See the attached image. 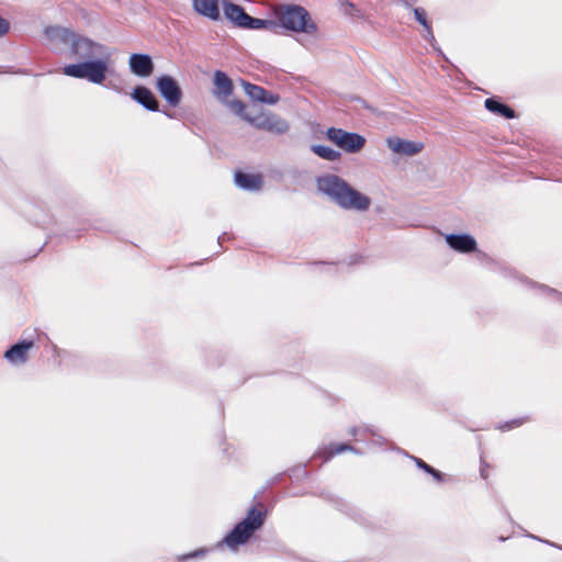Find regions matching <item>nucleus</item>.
<instances>
[{"mask_svg": "<svg viewBox=\"0 0 562 562\" xmlns=\"http://www.w3.org/2000/svg\"><path fill=\"white\" fill-rule=\"evenodd\" d=\"M363 258L362 255H351L350 256V261L349 262H335V261H315L313 262L314 266H319V267H324L326 268L328 271H331L334 269H336V267L338 265H346V266H352V265H356L358 263L361 259Z\"/></svg>", "mask_w": 562, "mask_h": 562, "instance_id": "obj_22", "label": "nucleus"}, {"mask_svg": "<svg viewBox=\"0 0 562 562\" xmlns=\"http://www.w3.org/2000/svg\"><path fill=\"white\" fill-rule=\"evenodd\" d=\"M74 55L78 63L64 67L69 77L87 79L93 83H102L105 78L103 47L87 38H77L72 43Z\"/></svg>", "mask_w": 562, "mask_h": 562, "instance_id": "obj_1", "label": "nucleus"}, {"mask_svg": "<svg viewBox=\"0 0 562 562\" xmlns=\"http://www.w3.org/2000/svg\"><path fill=\"white\" fill-rule=\"evenodd\" d=\"M449 246H475V240L469 235H448L446 237Z\"/></svg>", "mask_w": 562, "mask_h": 562, "instance_id": "obj_23", "label": "nucleus"}, {"mask_svg": "<svg viewBox=\"0 0 562 562\" xmlns=\"http://www.w3.org/2000/svg\"><path fill=\"white\" fill-rule=\"evenodd\" d=\"M223 11L225 16L236 25L243 27L247 25L249 15L239 5L224 1Z\"/></svg>", "mask_w": 562, "mask_h": 562, "instance_id": "obj_14", "label": "nucleus"}, {"mask_svg": "<svg viewBox=\"0 0 562 562\" xmlns=\"http://www.w3.org/2000/svg\"><path fill=\"white\" fill-rule=\"evenodd\" d=\"M307 475V471L305 470V468H296L295 470H292V473L290 474V477H300V476H306Z\"/></svg>", "mask_w": 562, "mask_h": 562, "instance_id": "obj_32", "label": "nucleus"}, {"mask_svg": "<svg viewBox=\"0 0 562 562\" xmlns=\"http://www.w3.org/2000/svg\"><path fill=\"white\" fill-rule=\"evenodd\" d=\"M209 552V549L201 548L198 550H194L192 552L182 554L178 557L179 562H187L193 559L203 558Z\"/></svg>", "mask_w": 562, "mask_h": 562, "instance_id": "obj_25", "label": "nucleus"}, {"mask_svg": "<svg viewBox=\"0 0 562 562\" xmlns=\"http://www.w3.org/2000/svg\"><path fill=\"white\" fill-rule=\"evenodd\" d=\"M246 93L254 100V101H261L267 102L270 104H273L278 101V98L274 95H268L267 92L257 86L250 85V83H244Z\"/></svg>", "mask_w": 562, "mask_h": 562, "instance_id": "obj_17", "label": "nucleus"}, {"mask_svg": "<svg viewBox=\"0 0 562 562\" xmlns=\"http://www.w3.org/2000/svg\"><path fill=\"white\" fill-rule=\"evenodd\" d=\"M10 24L9 22L0 16V37L5 35L9 32Z\"/></svg>", "mask_w": 562, "mask_h": 562, "instance_id": "obj_31", "label": "nucleus"}, {"mask_svg": "<svg viewBox=\"0 0 562 562\" xmlns=\"http://www.w3.org/2000/svg\"><path fill=\"white\" fill-rule=\"evenodd\" d=\"M52 349H53L54 353H55L57 357H59V358H64V357H66V356H68V355H69V352H68L67 350H65V349H60V348H58V346H56V345H54V344H52Z\"/></svg>", "mask_w": 562, "mask_h": 562, "instance_id": "obj_33", "label": "nucleus"}, {"mask_svg": "<svg viewBox=\"0 0 562 562\" xmlns=\"http://www.w3.org/2000/svg\"><path fill=\"white\" fill-rule=\"evenodd\" d=\"M34 344L32 338L19 339L5 349L3 358L12 366L24 364L29 360V353Z\"/></svg>", "mask_w": 562, "mask_h": 562, "instance_id": "obj_9", "label": "nucleus"}, {"mask_svg": "<svg viewBox=\"0 0 562 562\" xmlns=\"http://www.w3.org/2000/svg\"><path fill=\"white\" fill-rule=\"evenodd\" d=\"M266 516V510L258 509L256 506L250 507L246 517L227 532L221 543L226 544L231 550L246 544L254 533L263 526Z\"/></svg>", "mask_w": 562, "mask_h": 562, "instance_id": "obj_4", "label": "nucleus"}, {"mask_svg": "<svg viewBox=\"0 0 562 562\" xmlns=\"http://www.w3.org/2000/svg\"><path fill=\"white\" fill-rule=\"evenodd\" d=\"M133 74L139 77H149L154 71L151 57L145 54H133L128 60Z\"/></svg>", "mask_w": 562, "mask_h": 562, "instance_id": "obj_12", "label": "nucleus"}, {"mask_svg": "<svg viewBox=\"0 0 562 562\" xmlns=\"http://www.w3.org/2000/svg\"><path fill=\"white\" fill-rule=\"evenodd\" d=\"M383 440H384V439H383V437H378V441H379V442H380V441H383Z\"/></svg>", "mask_w": 562, "mask_h": 562, "instance_id": "obj_39", "label": "nucleus"}, {"mask_svg": "<svg viewBox=\"0 0 562 562\" xmlns=\"http://www.w3.org/2000/svg\"><path fill=\"white\" fill-rule=\"evenodd\" d=\"M385 143L393 154L405 157L416 156L425 148L423 142L404 139L398 136L386 138Z\"/></svg>", "mask_w": 562, "mask_h": 562, "instance_id": "obj_10", "label": "nucleus"}, {"mask_svg": "<svg viewBox=\"0 0 562 562\" xmlns=\"http://www.w3.org/2000/svg\"><path fill=\"white\" fill-rule=\"evenodd\" d=\"M312 150L318 157L329 161H336L340 159V153L327 146L314 145L312 146Z\"/></svg>", "mask_w": 562, "mask_h": 562, "instance_id": "obj_19", "label": "nucleus"}, {"mask_svg": "<svg viewBox=\"0 0 562 562\" xmlns=\"http://www.w3.org/2000/svg\"><path fill=\"white\" fill-rule=\"evenodd\" d=\"M202 262H194V263H191V266H198V265H201Z\"/></svg>", "mask_w": 562, "mask_h": 562, "instance_id": "obj_38", "label": "nucleus"}, {"mask_svg": "<svg viewBox=\"0 0 562 562\" xmlns=\"http://www.w3.org/2000/svg\"><path fill=\"white\" fill-rule=\"evenodd\" d=\"M451 249L457 252L470 255L473 259L479 261L481 265L490 268L493 271H499L505 277L508 276V277H513V278H518L520 280V282L526 283L527 285H529L531 288L539 289L542 292L547 293L550 296H553L554 299H557L559 302L562 303V292H560L553 288H550L546 284L537 283L532 280H529L527 277H519L517 271L505 266L504 263H502L499 261L494 260L492 257H490L485 252H483L480 248L462 247V248H451Z\"/></svg>", "mask_w": 562, "mask_h": 562, "instance_id": "obj_5", "label": "nucleus"}, {"mask_svg": "<svg viewBox=\"0 0 562 562\" xmlns=\"http://www.w3.org/2000/svg\"><path fill=\"white\" fill-rule=\"evenodd\" d=\"M44 248H36L34 251H32L31 254L27 255V257L25 258H22V259H19L18 261L19 262H23V261H26V260H30V259H33L35 258Z\"/></svg>", "mask_w": 562, "mask_h": 562, "instance_id": "obj_34", "label": "nucleus"}, {"mask_svg": "<svg viewBox=\"0 0 562 562\" xmlns=\"http://www.w3.org/2000/svg\"><path fill=\"white\" fill-rule=\"evenodd\" d=\"M350 451L353 453H361L357 448L347 443V442H340V443H331L328 448L324 451V461L330 460L334 456L340 454L342 452Z\"/></svg>", "mask_w": 562, "mask_h": 562, "instance_id": "obj_18", "label": "nucleus"}, {"mask_svg": "<svg viewBox=\"0 0 562 562\" xmlns=\"http://www.w3.org/2000/svg\"><path fill=\"white\" fill-rule=\"evenodd\" d=\"M213 82L215 86L214 94L215 97L226 104L234 113L237 115H241L245 110V105L237 100H229V97L233 91V82L232 80L222 71H216L214 74Z\"/></svg>", "mask_w": 562, "mask_h": 562, "instance_id": "obj_8", "label": "nucleus"}, {"mask_svg": "<svg viewBox=\"0 0 562 562\" xmlns=\"http://www.w3.org/2000/svg\"><path fill=\"white\" fill-rule=\"evenodd\" d=\"M194 10L209 19L217 20L220 16L217 0H193Z\"/></svg>", "mask_w": 562, "mask_h": 562, "instance_id": "obj_15", "label": "nucleus"}, {"mask_svg": "<svg viewBox=\"0 0 562 562\" xmlns=\"http://www.w3.org/2000/svg\"><path fill=\"white\" fill-rule=\"evenodd\" d=\"M339 509L342 512H346L348 515H350L356 521L362 524L364 517L363 515L358 512L356 508L351 507L347 503L339 501L338 503Z\"/></svg>", "mask_w": 562, "mask_h": 562, "instance_id": "obj_24", "label": "nucleus"}, {"mask_svg": "<svg viewBox=\"0 0 562 562\" xmlns=\"http://www.w3.org/2000/svg\"><path fill=\"white\" fill-rule=\"evenodd\" d=\"M485 467H487V463L486 462H482L481 463V469H480V473H481V476L483 479H486L487 477V473H486V469Z\"/></svg>", "mask_w": 562, "mask_h": 562, "instance_id": "obj_37", "label": "nucleus"}, {"mask_svg": "<svg viewBox=\"0 0 562 562\" xmlns=\"http://www.w3.org/2000/svg\"><path fill=\"white\" fill-rule=\"evenodd\" d=\"M245 27L250 29H267V30H274L277 27V21L276 18L273 19H255L249 16L247 21V25Z\"/></svg>", "mask_w": 562, "mask_h": 562, "instance_id": "obj_20", "label": "nucleus"}, {"mask_svg": "<svg viewBox=\"0 0 562 562\" xmlns=\"http://www.w3.org/2000/svg\"><path fill=\"white\" fill-rule=\"evenodd\" d=\"M427 474L431 475L434 477V480L438 483L443 481V476H445L443 473L432 467H431L430 472H428Z\"/></svg>", "mask_w": 562, "mask_h": 562, "instance_id": "obj_30", "label": "nucleus"}, {"mask_svg": "<svg viewBox=\"0 0 562 562\" xmlns=\"http://www.w3.org/2000/svg\"><path fill=\"white\" fill-rule=\"evenodd\" d=\"M525 420H527V418H515V419L505 422L504 424L499 425L498 428L503 431H507V430H510L515 427L522 425L525 423Z\"/></svg>", "mask_w": 562, "mask_h": 562, "instance_id": "obj_26", "label": "nucleus"}, {"mask_svg": "<svg viewBox=\"0 0 562 562\" xmlns=\"http://www.w3.org/2000/svg\"><path fill=\"white\" fill-rule=\"evenodd\" d=\"M411 459L414 460L416 467L418 469H420L422 471H424L425 473H428L430 472L431 470V465H429L428 463H426L424 460H422L420 458H417L415 456H411Z\"/></svg>", "mask_w": 562, "mask_h": 562, "instance_id": "obj_29", "label": "nucleus"}, {"mask_svg": "<svg viewBox=\"0 0 562 562\" xmlns=\"http://www.w3.org/2000/svg\"><path fill=\"white\" fill-rule=\"evenodd\" d=\"M414 14L417 19V21L428 31L430 32V26L426 19V12L423 9L416 8L414 10Z\"/></svg>", "mask_w": 562, "mask_h": 562, "instance_id": "obj_27", "label": "nucleus"}, {"mask_svg": "<svg viewBox=\"0 0 562 562\" xmlns=\"http://www.w3.org/2000/svg\"><path fill=\"white\" fill-rule=\"evenodd\" d=\"M369 431L372 436H376V434L374 432L373 429L369 428V427H364V428H359V427H351L349 429V434L352 436V437H358V436H362L364 432Z\"/></svg>", "mask_w": 562, "mask_h": 562, "instance_id": "obj_28", "label": "nucleus"}, {"mask_svg": "<svg viewBox=\"0 0 562 562\" xmlns=\"http://www.w3.org/2000/svg\"><path fill=\"white\" fill-rule=\"evenodd\" d=\"M528 537H530V538H532V539H535V540H538V541L544 542V543H547V544H549V546H552V547H555V548H558V549L562 550V546H558V544H555V543H553V542H550V541H548V540H543V539H541V538H539V537H537V536L528 535Z\"/></svg>", "mask_w": 562, "mask_h": 562, "instance_id": "obj_35", "label": "nucleus"}, {"mask_svg": "<svg viewBox=\"0 0 562 562\" xmlns=\"http://www.w3.org/2000/svg\"><path fill=\"white\" fill-rule=\"evenodd\" d=\"M49 32H52V33H53L54 35H56V36H64L65 34H67V33H68V31H67V30H65V29H58V27L52 29V30H49Z\"/></svg>", "mask_w": 562, "mask_h": 562, "instance_id": "obj_36", "label": "nucleus"}, {"mask_svg": "<svg viewBox=\"0 0 562 562\" xmlns=\"http://www.w3.org/2000/svg\"><path fill=\"white\" fill-rule=\"evenodd\" d=\"M277 21V27L281 26L295 33L315 34L317 26L308 12L300 5L280 4L272 9Z\"/></svg>", "mask_w": 562, "mask_h": 562, "instance_id": "obj_3", "label": "nucleus"}, {"mask_svg": "<svg viewBox=\"0 0 562 562\" xmlns=\"http://www.w3.org/2000/svg\"><path fill=\"white\" fill-rule=\"evenodd\" d=\"M326 137L337 147L349 154L360 153L367 144L364 136L335 127L326 131Z\"/></svg>", "mask_w": 562, "mask_h": 562, "instance_id": "obj_7", "label": "nucleus"}, {"mask_svg": "<svg viewBox=\"0 0 562 562\" xmlns=\"http://www.w3.org/2000/svg\"><path fill=\"white\" fill-rule=\"evenodd\" d=\"M132 99L144 105L150 111H158L159 102L150 89L144 86H137L131 93Z\"/></svg>", "mask_w": 562, "mask_h": 562, "instance_id": "obj_13", "label": "nucleus"}, {"mask_svg": "<svg viewBox=\"0 0 562 562\" xmlns=\"http://www.w3.org/2000/svg\"><path fill=\"white\" fill-rule=\"evenodd\" d=\"M239 116L256 127L272 133H284L289 128V125L284 120L273 113L265 112L262 106L258 104L245 106L243 114Z\"/></svg>", "mask_w": 562, "mask_h": 562, "instance_id": "obj_6", "label": "nucleus"}, {"mask_svg": "<svg viewBox=\"0 0 562 562\" xmlns=\"http://www.w3.org/2000/svg\"><path fill=\"white\" fill-rule=\"evenodd\" d=\"M485 106L492 111V112H497L502 115H504L505 117H508V119H512L514 117V111L512 109H509L508 106L493 100V99H487L485 101Z\"/></svg>", "mask_w": 562, "mask_h": 562, "instance_id": "obj_21", "label": "nucleus"}, {"mask_svg": "<svg viewBox=\"0 0 562 562\" xmlns=\"http://www.w3.org/2000/svg\"><path fill=\"white\" fill-rule=\"evenodd\" d=\"M235 182L238 187L246 190H258L263 183L260 175L243 172H237L235 175Z\"/></svg>", "mask_w": 562, "mask_h": 562, "instance_id": "obj_16", "label": "nucleus"}, {"mask_svg": "<svg viewBox=\"0 0 562 562\" xmlns=\"http://www.w3.org/2000/svg\"><path fill=\"white\" fill-rule=\"evenodd\" d=\"M157 89L170 105L177 106L181 102V88L172 77L162 76L158 78Z\"/></svg>", "mask_w": 562, "mask_h": 562, "instance_id": "obj_11", "label": "nucleus"}, {"mask_svg": "<svg viewBox=\"0 0 562 562\" xmlns=\"http://www.w3.org/2000/svg\"><path fill=\"white\" fill-rule=\"evenodd\" d=\"M318 191L330 196L338 205L347 210L364 212L371 205V199L352 188L335 175L324 176L316 181Z\"/></svg>", "mask_w": 562, "mask_h": 562, "instance_id": "obj_2", "label": "nucleus"}]
</instances>
